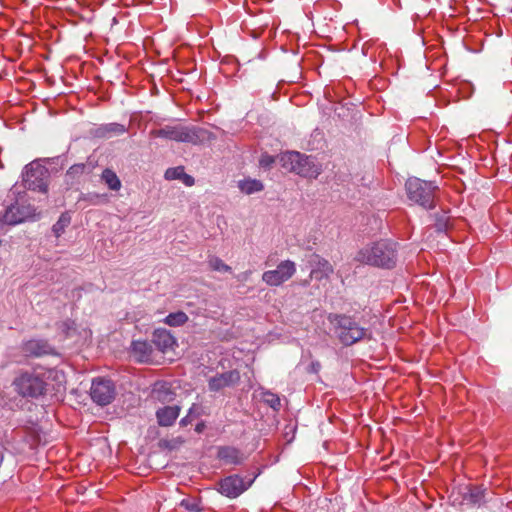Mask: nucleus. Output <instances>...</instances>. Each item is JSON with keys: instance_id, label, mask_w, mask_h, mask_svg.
<instances>
[{"instance_id": "30", "label": "nucleus", "mask_w": 512, "mask_h": 512, "mask_svg": "<svg viewBox=\"0 0 512 512\" xmlns=\"http://www.w3.org/2000/svg\"><path fill=\"white\" fill-rule=\"evenodd\" d=\"M274 163V157L264 154L259 160V164L263 168H269Z\"/></svg>"}, {"instance_id": "10", "label": "nucleus", "mask_w": 512, "mask_h": 512, "mask_svg": "<svg viewBox=\"0 0 512 512\" xmlns=\"http://www.w3.org/2000/svg\"><path fill=\"white\" fill-rule=\"evenodd\" d=\"M249 484H245L244 480L238 475L228 476L219 482V492L226 497L236 498L242 494Z\"/></svg>"}, {"instance_id": "32", "label": "nucleus", "mask_w": 512, "mask_h": 512, "mask_svg": "<svg viewBox=\"0 0 512 512\" xmlns=\"http://www.w3.org/2000/svg\"><path fill=\"white\" fill-rule=\"evenodd\" d=\"M201 412H202L201 406L198 404H193L190 407L187 415L190 416L193 420L195 418H198L201 415Z\"/></svg>"}, {"instance_id": "19", "label": "nucleus", "mask_w": 512, "mask_h": 512, "mask_svg": "<svg viewBox=\"0 0 512 512\" xmlns=\"http://www.w3.org/2000/svg\"><path fill=\"white\" fill-rule=\"evenodd\" d=\"M152 395L159 402L168 403L173 401L175 394L168 383L160 382L154 385Z\"/></svg>"}, {"instance_id": "14", "label": "nucleus", "mask_w": 512, "mask_h": 512, "mask_svg": "<svg viewBox=\"0 0 512 512\" xmlns=\"http://www.w3.org/2000/svg\"><path fill=\"white\" fill-rule=\"evenodd\" d=\"M152 341L163 353L173 349L176 345L175 337L170 333V331L162 328H158L154 331Z\"/></svg>"}, {"instance_id": "1", "label": "nucleus", "mask_w": 512, "mask_h": 512, "mask_svg": "<svg viewBox=\"0 0 512 512\" xmlns=\"http://www.w3.org/2000/svg\"><path fill=\"white\" fill-rule=\"evenodd\" d=\"M355 259L362 264L391 268L396 263V247L387 240H381L360 249Z\"/></svg>"}, {"instance_id": "22", "label": "nucleus", "mask_w": 512, "mask_h": 512, "mask_svg": "<svg viewBox=\"0 0 512 512\" xmlns=\"http://www.w3.org/2000/svg\"><path fill=\"white\" fill-rule=\"evenodd\" d=\"M237 186L239 190L246 195L261 192L264 189V185L260 180L252 178L239 180Z\"/></svg>"}, {"instance_id": "23", "label": "nucleus", "mask_w": 512, "mask_h": 512, "mask_svg": "<svg viewBox=\"0 0 512 512\" xmlns=\"http://www.w3.org/2000/svg\"><path fill=\"white\" fill-rule=\"evenodd\" d=\"M101 179L110 190L119 191L121 189V181L117 174L111 169H105L102 172Z\"/></svg>"}, {"instance_id": "34", "label": "nucleus", "mask_w": 512, "mask_h": 512, "mask_svg": "<svg viewBox=\"0 0 512 512\" xmlns=\"http://www.w3.org/2000/svg\"><path fill=\"white\" fill-rule=\"evenodd\" d=\"M181 505H182V506H185L188 510H191V511H193V510L196 508V505H194V504H189V503H188V501H186V500H183V501L181 502Z\"/></svg>"}, {"instance_id": "12", "label": "nucleus", "mask_w": 512, "mask_h": 512, "mask_svg": "<svg viewBox=\"0 0 512 512\" xmlns=\"http://www.w3.org/2000/svg\"><path fill=\"white\" fill-rule=\"evenodd\" d=\"M22 351L26 356L41 357L54 353V348L43 339H31L23 343Z\"/></svg>"}, {"instance_id": "4", "label": "nucleus", "mask_w": 512, "mask_h": 512, "mask_svg": "<svg viewBox=\"0 0 512 512\" xmlns=\"http://www.w3.org/2000/svg\"><path fill=\"white\" fill-rule=\"evenodd\" d=\"M328 320L334 325L337 336L344 345H352L366 337V329L360 327L349 316L329 314Z\"/></svg>"}, {"instance_id": "25", "label": "nucleus", "mask_w": 512, "mask_h": 512, "mask_svg": "<svg viewBox=\"0 0 512 512\" xmlns=\"http://www.w3.org/2000/svg\"><path fill=\"white\" fill-rule=\"evenodd\" d=\"M188 321V316L182 311L170 313L164 319V323L172 327H178L185 324Z\"/></svg>"}, {"instance_id": "33", "label": "nucleus", "mask_w": 512, "mask_h": 512, "mask_svg": "<svg viewBox=\"0 0 512 512\" xmlns=\"http://www.w3.org/2000/svg\"><path fill=\"white\" fill-rule=\"evenodd\" d=\"M192 421V418L188 415H186L185 417H183L181 420H180V425L181 426H187L188 424H190Z\"/></svg>"}, {"instance_id": "29", "label": "nucleus", "mask_w": 512, "mask_h": 512, "mask_svg": "<svg viewBox=\"0 0 512 512\" xmlns=\"http://www.w3.org/2000/svg\"><path fill=\"white\" fill-rule=\"evenodd\" d=\"M262 400L274 410L280 409L281 401L278 395L270 391H265L262 393Z\"/></svg>"}, {"instance_id": "35", "label": "nucleus", "mask_w": 512, "mask_h": 512, "mask_svg": "<svg viewBox=\"0 0 512 512\" xmlns=\"http://www.w3.org/2000/svg\"><path fill=\"white\" fill-rule=\"evenodd\" d=\"M203 427H204V424H203V423H199V424H197V426H196V431H197V432H201V431H202V429H203Z\"/></svg>"}, {"instance_id": "28", "label": "nucleus", "mask_w": 512, "mask_h": 512, "mask_svg": "<svg viewBox=\"0 0 512 512\" xmlns=\"http://www.w3.org/2000/svg\"><path fill=\"white\" fill-rule=\"evenodd\" d=\"M208 265L210 269L222 273L231 272V267L225 264L219 257L210 256L208 259Z\"/></svg>"}, {"instance_id": "13", "label": "nucleus", "mask_w": 512, "mask_h": 512, "mask_svg": "<svg viewBox=\"0 0 512 512\" xmlns=\"http://www.w3.org/2000/svg\"><path fill=\"white\" fill-rule=\"evenodd\" d=\"M310 262L312 265L310 277L317 281L328 279L334 271L329 261L320 257L319 255H313Z\"/></svg>"}, {"instance_id": "27", "label": "nucleus", "mask_w": 512, "mask_h": 512, "mask_svg": "<svg viewBox=\"0 0 512 512\" xmlns=\"http://www.w3.org/2000/svg\"><path fill=\"white\" fill-rule=\"evenodd\" d=\"M71 218L67 213L62 214L58 221L53 225L52 230L56 237H60L70 224Z\"/></svg>"}, {"instance_id": "18", "label": "nucleus", "mask_w": 512, "mask_h": 512, "mask_svg": "<svg viewBox=\"0 0 512 512\" xmlns=\"http://www.w3.org/2000/svg\"><path fill=\"white\" fill-rule=\"evenodd\" d=\"M218 457L227 464H240L244 457L243 454L234 447H221L218 450Z\"/></svg>"}, {"instance_id": "26", "label": "nucleus", "mask_w": 512, "mask_h": 512, "mask_svg": "<svg viewBox=\"0 0 512 512\" xmlns=\"http://www.w3.org/2000/svg\"><path fill=\"white\" fill-rule=\"evenodd\" d=\"M484 492L485 490L481 488H472L469 490V493L464 497V499L470 504L480 505L485 497Z\"/></svg>"}, {"instance_id": "6", "label": "nucleus", "mask_w": 512, "mask_h": 512, "mask_svg": "<svg viewBox=\"0 0 512 512\" xmlns=\"http://www.w3.org/2000/svg\"><path fill=\"white\" fill-rule=\"evenodd\" d=\"M436 186L418 178H410L406 182L408 198L426 209L434 207V191Z\"/></svg>"}, {"instance_id": "31", "label": "nucleus", "mask_w": 512, "mask_h": 512, "mask_svg": "<svg viewBox=\"0 0 512 512\" xmlns=\"http://www.w3.org/2000/svg\"><path fill=\"white\" fill-rule=\"evenodd\" d=\"M59 329L62 330L66 335L70 334L71 330H74V322L67 320L59 324Z\"/></svg>"}, {"instance_id": "20", "label": "nucleus", "mask_w": 512, "mask_h": 512, "mask_svg": "<svg viewBox=\"0 0 512 512\" xmlns=\"http://www.w3.org/2000/svg\"><path fill=\"white\" fill-rule=\"evenodd\" d=\"M165 179L167 180H181L186 186H193L195 180L192 176L185 173L183 166L168 168L165 172Z\"/></svg>"}, {"instance_id": "24", "label": "nucleus", "mask_w": 512, "mask_h": 512, "mask_svg": "<svg viewBox=\"0 0 512 512\" xmlns=\"http://www.w3.org/2000/svg\"><path fill=\"white\" fill-rule=\"evenodd\" d=\"M86 170L87 165L84 163L72 165L66 172V182L69 184H74L86 172Z\"/></svg>"}, {"instance_id": "15", "label": "nucleus", "mask_w": 512, "mask_h": 512, "mask_svg": "<svg viewBox=\"0 0 512 512\" xmlns=\"http://www.w3.org/2000/svg\"><path fill=\"white\" fill-rule=\"evenodd\" d=\"M28 218V213L24 207L19 205L9 206L0 219V223L7 225H16Z\"/></svg>"}, {"instance_id": "5", "label": "nucleus", "mask_w": 512, "mask_h": 512, "mask_svg": "<svg viewBox=\"0 0 512 512\" xmlns=\"http://www.w3.org/2000/svg\"><path fill=\"white\" fill-rule=\"evenodd\" d=\"M48 372H25L13 381L16 391L24 397H39L46 390L44 376Z\"/></svg>"}, {"instance_id": "16", "label": "nucleus", "mask_w": 512, "mask_h": 512, "mask_svg": "<svg viewBox=\"0 0 512 512\" xmlns=\"http://www.w3.org/2000/svg\"><path fill=\"white\" fill-rule=\"evenodd\" d=\"M181 408L178 405L165 406L156 411L157 422L160 426H171L180 414Z\"/></svg>"}, {"instance_id": "2", "label": "nucleus", "mask_w": 512, "mask_h": 512, "mask_svg": "<svg viewBox=\"0 0 512 512\" xmlns=\"http://www.w3.org/2000/svg\"><path fill=\"white\" fill-rule=\"evenodd\" d=\"M280 161L286 170L306 178H317L322 171V166L315 158L295 151L283 153Z\"/></svg>"}, {"instance_id": "8", "label": "nucleus", "mask_w": 512, "mask_h": 512, "mask_svg": "<svg viewBox=\"0 0 512 512\" xmlns=\"http://www.w3.org/2000/svg\"><path fill=\"white\" fill-rule=\"evenodd\" d=\"M296 273V264L291 260L281 261L276 269L265 271L262 281L269 286H280Z\"/></svg>"}, {"instance_id": "36", "label": "nucleus", "mask_w": 512, "mask_h": 512, "mask_svg": "<svg viewBox=\"0 0 512 512\" xmlns=\"http://www.w3.org/2000/svg\"><path fill=\"white\" fill-rule=\"evenodd\" d=\"M444 228H445V226H442L440 224L437 226V230L438 231H443Z\"/></svg>"}, {"instance_id": "17", "label": "nucleus", "mask_w": 512, "mask_h": 512, "mask_svg": "<svg viewBox=\"0 0 512 512\" xmlns=\"http://www.w3.org/2000/svg\"><path fill=\"white\" fill-rule=\"evenodd\" d=\"M152 352V346L147 341L136 340L131 344V354L138 362L151 361Z\"/></svg>"}, {"instance_id": "21", "label": "nucleus", "mask_w": 512, "mask_h": 512, "mask_svg": "<svg viewBox=\"0 0 512 512\" xmlns=\"http://www.w3.org/2000/svg\"><path fill=\"white\" fill-rule=\"evenodd\" d=\"M126 130L127 129L123 124L108 123L97 128L96 135L103 138H110L112 136L124 134Z\"/></svg>"}, {"instance_id": "7", "label": "nucleus", "mask_w": 512, "mask_h": 512, "mask_svg": "<svg viewBox=\"0 0 512 512\" xmlns=\"http://www.w3.org/2000/svg\"><path fill=\"white\" fill-rule=\"evenodd\" d=\"M48 176V169L44 165L38 161H32L25 166L22 180L27 189L45 193Z\"/></svg>"}, {"instance_id": "3", "label": "nucleus", "mask_w": 512, "mask_h": 512, "mask_svg": "<svg viewBox=\"0 0 512 512\" xmlns=\"http://www.w3.org/2000/svg\"><path fill=\"white\" fill-rule=\"evenodd\" d=\"M206 134L207 131L202 128L183 125H166L160 129L151 131V136L153 137L192 144H198L205 140Z\"/></svg>"}, {"instance_id": "11", "label": "nucleus", "mask_w": 512, "mask_h": 512, "mask_svg": "<svg viewBox=\"0 0 512 512\" xmlns=\"http://www.w3.org/2000/svg\"><path fill=\"white\" fill-rule=\"evenodd\" d=\"M240 381V373L237 370H230L216 374L208 380L210 391L218 392L224 388L235 386Z\"/></svg>"}, {"instance_id": "9", "label": "nucleus", "mask_w": 512, "mask_h": 512, "mask_svg": "<svg viewBox=\"0 0 512 512\" xmlns=\"http://www.w3.org/2000/svg\"><path fill=\"white\" fill-rule=\"evenodd\" d=\"M90 395L95 403L100 406H106L115 398V385L109 379H95L93 380L90 388Z\"/></svg>"}]
</instances>
